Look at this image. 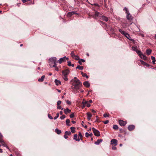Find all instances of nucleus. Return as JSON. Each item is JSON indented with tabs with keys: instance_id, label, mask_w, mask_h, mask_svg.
<instances>
[{
	"instance_id": "f257e3e1",
	"label": "nucleus",
	"mask_w": 156,
	"mask_h": 156,
	"mask_svg": "<svg viewBox=\"0 0 156 156\" xmlns=\"http://www.w3.org/2000/svg\"><path fill=\"white\" fill-rule=\"evenodd\" d=\"M71 82L72 84L71 88L74 93L78 92V90L82 86L81 82L76 77L72 80Z\"/></svg>"
},
{
	"instance_id": "f03ea898",
	"label": "nucleus",
	"mask_w": 156,
	"mask_h": 156,
	"mask_svg": "<svg viewBox=\"0 0 156 156\" xmlns=\"http://www.w3.org/2000/svg\"><path fill=\"white\" fill-rule=\"evenodd\" d=\"M49 65L51 67H55L56 66V62H57L56 58L55 57H52L50 58L49 60Z\"/></svg>"
},
{
	"instance_id": "7ed1b4c3",
	"label": "nucleus",
	"mask_w": 156,
	"mask_h": 156,
	"mask_svg": "<svg viewBox=\"0 0 156 156\" xmlns=\"http://www.w3.org/2000/svg\"><path fill=\"white\" fill-rule=\"evenodd\" d=\"M126 18L128 20V22L130 23V24L129 25V26L132 25L133 23L132 22L133 18L132 16L129 13L127 14Z\"/></svg>"
},
{
	"instance_id": "20e7f679",
	"label": "nucleus",
	"mask_w": 156,
	"mask_h": 156,
	"mask_svg": "<svg viewBox=\"0 0 156 156\" xmlns=\"http://www.w3.org/2000/svg\"><path fill=\"white\" fill-rule=\"evenodd\" d=\"M119 30L122 34L124 35L127 39H129L130 38V36L127 33L120 29H119Z\"/></svg>"
},
{
	"instance_id": "39448f33",
	"label": "nucleus",
	"mask_w": 156,
	"mask_h": 156,
	"mask_svg": "<svg viewBox=\"0 0 156 156\" xmlns=\"http://www.w3.org/2000/svg\"><path fill=\"white\" fill-rule=\"evenodd\" d=\"M102 15L100 14V13L97 11H95V14L94 15H92L91 16H92L93 18L96 19L97 17H101Z\"/></svg>"
},
{
	"instance_id": "423d86ee",
	"label": "nucleus",
	"mask_w": 156,
	"mask_h": 156,
	"mask_svg": "<svg viewBox=\"0 0 156 156\" xmlns=\"http://www.w3.org/2000/svg\"><path fill=\"white\" fill-rule=\"evenodd\" d=\"M92 130L94 133V135L97 136H99L100 135V132L97 129L93 127L92 128Z\"/></svg>"
},
{
	"instance_id": "0eeeda50",
	"label": "nucleus",
	"mask_w": 156,
	"mask_h": 156,
	"mask_svg": "<svg viewBox=\"0 0 156 156\" xmlns=\"http://www.w3.org/2000/svg\"><path fill=\"white\" fill-rule=\"evenodd\" d=\"M66 60H68L69 58L66 57V56H64L63 58H60L58 60V62L60 64H61L63 62H66Z\"/></svg>"
},
{
	"instance_id": "6e6552de",
	"label": "nucleus",
	"mask_w": 156,
	"mask_h": 156,
	"mask_svg": "<svg viewBox=\"0 0 156 156\" xmlns=\"http://www.w3.org/2000/svg\"><path fill=\"white\" fill-rule=\"evenodd\" d=\"M0 143H1L2 144V145L4 147H6L8 150H9V148L5 144L4 141L2 139H0Z\"/></svg>"
},
{
	"instance_id": "1a4fd4ad",
	"label": "nucleus",
	"mask_w": 156,
	"mask_h": 156,
	"mask_svg": "<svg viewBox=\"0 0 156 156\" xmlns=\"http://www.w3.org/2000/svg\"><path fill=\"white\" fill-rule=\"evenodd\" d=\"M118 141L115 139H112L111 141V145H114L115 146L117 145Z\"/></svg>"
},
{
	"instance_id": "9d476101",
	"label": "nucleus",
	"mask_w": 156,
	"mask_h": 156,
	"mask_svg": "<svg viewBox=\"0 0 156 156\" xmlns=\"http://www.w3.org/2000/svg\"><path fill=\"white\" fill-rule=\"evenodd\" d=\"M119 125L121 126H124L126 124V122L124 121L121 120H119Z\"/></svg>"
},
{
	"instance_id": "9b49d317",
	"label": "nucleus",
	"mask_w": 156,
	"mask_h": 156,
	"mask_svg": "<svg viewBox=\"0 0 156 156\" xmlns=\"http://www.w3.org/2000/svg\"><path fill=\"white\" fill-rule=\"evenodd\" d=\"M69 73V71L68 69H66L64 70H63L62 72L63 75L67 76Z\"/></svg>"
},
{
	"instance_id": "f8f14e48",
	"label": "nucleus",
	"mask_w": 156,
	"mask_h": 156,
	"mask_svg": "<svg viewBox=\"0 0 156 156\" xmlns=\"http://www.w3.org/2000/svg\"><path fill=\"white\" fill-rule=\"evenodd\" d=\"M135 128V126L134 125H129L128 127V130L130 131H131L133 130Z\"/></svg>"
},
{
	"instance_id": "ddd939ff",
	"label": "nucleus",
	"mask_w": 156,
	"mask_h": 156,
	"mask_svg": "<svg viewBox=\"0 0 156 156\" xmlns=\"http://www.w3.org/2000/svg\"><path fill=\"white\" fill-rule=\"evenodd\" d=\"M132 49L133 50L135 51L138 54L141 52V51H140L137 50L136 46H133Z\"/></svg>"
},
{
	"instance_id": "4468645a",
	"label": "nucleus",
	"mask_w": 156,
	"mask_h": 156,
	"mask_svg": "<svg viewBox=\"0 0 156 156\" xmlns=\"http://www.w3.org/2000/svg\"><path fill=\"white\" fill-rule=\"evenodd\" d=\"M138 55L140 56V57L142 58V59H146L147 57L146 56L143 54L141 51V52L138 54Z\"/></svg>"
},
{
	"instance_id": "2eb2a0df",
	"label": "nucleus",
	"mask_w": 156,
	"mask_h": 156,
	"mask_svg": "<svg viewBox=\"0 0 156 156\" xmlns=\"http://www.w3.org/2000/svg\"><path fill=\"white\" fill-rule=\"evenodd\" d=\"M64 111L65 114H67L68 113H70L71 112V110H69L68 108H65Z\"/></svg>"
},
{
	"instance_id": "dca6fc26",
	"label": "nucleus",
	"mask_w": 156,
	"mask_h": 156,
	"mask_svg": "<svg viewBox=\"0 0 156 156\" xmlns=\"http://www.w3.org/2000/svg\"><path fill=\"white\" fill-rule=\"evenodd\" d=\"M83 85L87 87H88L90 86V84L87 81L84 82L83 83Z\"/></svg>"
},
{
	"instance_id": "f3484780",
	"label": "nucleus",
	"mask_w": 156,
	"mask_h": 156,
	"mask_svg": "<svg viewBox=\"0 0 156 156\" xmlns=\"http://www.w3.org/2000/svg\"><path fill=\"white\" fill-rule=\"evenodd\" d=\"M87 119L88 120H90L91 119V118L92 116V115L90 112H87Z\"/></svg>"
},
{
	"instance_id": "a211bd4d",
	"label": "nucleus",
	"mask_w": 156,
	"mask_h": 156,
	"mask_svg": "<svg viewBox=\"0 0 156 156\" xmlns=\"http://www.w3.org/2000/svg\"><path fill=\"white\" fill-rule=\"evenodd\" d=\"M101 18V20L106 22H107L108 20V18L102 15Z\"/></svg>"
},
{
	"instance_id": "6ab92c4d",
	"label": "nucleus",
	"mask_w": 156,
	"mask_h": 156,
	"mask_svg": "<svg viewBox=\"0 0 156 156\" xmlns=\"http://www.w3.org/2000/svg\"><path fill=\"white\" fill-rule=\"evenodd\" d=\"M87 103V101H85L84 99H83V101L82 102V104L83 105L81 107L82 108H83L85 106H86V104Z\"/></svg>"
},
{
	"instance_id": "aec40b11",
	"label": "nucleus",
	"mask_w": 156,
	"mask_h": 156,
	"mask_svg": "<svg viewBox=\"0 0 156 156\" xmlns=\"http://www.w3.org/2000/svg\"><path fill=\"white\" fill-rule=\"evenodd\" d=\"M77 136L78 135L77 134H75L74 135L73 139L75 140L76 141H79L80 139L79 137L77 138Z\"/></svg>"
},
{
	"instance_id": "412c9836",
	"label": "nucleus",
	"mask_w": 156,
	"mask_h": 156,
	"mask_svg": "<svg viewBox=\"0 0 156 156\" xmlns=\"http://www.w3.org/2000/svg\"><path fill=\"white\" fill-rule=\"evenodd\" d=\"M45 76L44 75L42 76L41 78H39L38 79V81L39 82H42L44 81Z\"/></svg>"
},
{
	"instance_id": "4be33fe9",
	"label": "nucleus",
	"mask_w": 156,
	"mask_h": 156,
	"mask_svg": "<svg viewBox=\"0 0 156 156\" xmlns=\"http://www.w3.org/2000/svg\"><path fill=\"white\" fill-rule=\"evenodd\" d=\"M55 82L56 85H58L59 84H61V82L60 80L57 79H55Z\"/></svg>"
},
{
	"instance_id": "5701e85b",
	"label": "nucleus",
	"mask_w": 156,
	"mask_h": 156,
	"mask_svg": "<svg viewBox=\"0 0 156 156\" xmlns=\"http://www.w3.org/2000/svg\"><path fill=\"white\" fill-rule=\"evenodd\" d=\"M102 141V139H98L95 142V144L96 145H98Z\"/></svg>"
},
{
	"instance_id": "b1692460",
	"label": "nucleus",
	"mask_w": 156,
	"mask_h": 156,
	"mask_svg": "<svg viewBox=\"0 0 156 156\" xmlns=\"http://www.w3.org/2000/svg\"><path fill=\"white\" fill-rule=\"evenodd\" d=\"M55 132L58 134H60L61 133V130L58 129L57 128L55 129Z\"/></svg>"
},
{
	"instance_id": "393cba45",
	"label": "nucleus",
	"mask_w": 156,
	"mask_h": 156,
	"mask_svg": "<svg viewBox=\"0 0 156 156\" xmlns=\"http://www.w3.org/2000/svg\"><path fill=\"white\" fill-rule=\"evenodd\" d=\"M151 50L150 49H147L146 50V53L147 55H150L151 52Z\"/></svg>"
},
{
	"instance_id": "a878e982",
	"label": "nucleus",
	"mask_w": 156,
	"mask_h": 156,
	"mask_svg": "<svg viewBox=\"0 0 156 156\" xmlns=\"http://www.w3.org/2000/svg\"><path fill=\"white\" fill-rule=\"evenodd\" d=\"M70 129H71V132L72 133H74L75 132V127H71L70 128Z\"/></svg>"
},
{
	"instance_id": "bb28decb",
	"label": "nucleus",
	"mask_w": 156,
	"mask_h": 156,
	"mask_svg": "<svg viewBox=\"0 0 156 156\" xmlns=\"http://www.w3.org/2000/svg\"><path fill=\"white\" fill-rule=\"evenodd\" d=\"M85 60L83 59H79L78 61V63L80 65H82V62H85Z\"/></svg>"
},
{
	"instance_id": "cd10ccee",
	"label": "nucleus",
	"mask_w": 156,
	"mask_h": 156,
	"mask_svg": "<svg viewBox=\"0 0 156 156\" xmlns=\"http://www.w3.org/2000/svg\"><path fill=\"white\" fill-rule=\"evenodd\" d=\"M81 74L82 76L83 77H85L87 78H89V76L87 75L86 73H84L83 72H81Z\"/></svg>"
},
{
	"instance_id": "c85d7f7f",
	"label": "nucleus",
	"mask_w": 156,
	"mask_h": 156,
	"mask_svg": "<svg viewBox=\"0 0 156 156\" xmlns=\"http://www.w3.org/2000/svg\"><path fill=\"white\" fill-rule=\"evenodd\" d=\"M83 66H80L79 65H78L76 67V69H79L80 70H82L83 69Z\"/></svg>"
},
{
	"instance_id": "c756f323",
	"label": "nucleus",
	"mask_w": 156,
	"mask_h": 156,
	"mask_svg": "<svg viewBox=\"0 0 156 156\" xmlns=\"http://www.w3.org/2000/svg\"><path fill=\"white\" fill-rule=\"evenodd\" d=\"M151 59L153 60L152 63L154 64H155V63L156 61L155 58L153 56H151Z\"/></svg>"
},
{
	"instance_id": "7c9ffc66",
	"label": "nucleus",
	"mask_w": 156,
	"mask_h": 156,
	"mask_svg": "<svg viewBox=\"0 0 156 156\" xmlns=\"http://www.w3.org/2000/svg\"><path fill=\"white\" fill-rule=\"evenodd\" d=\"M70 122V120L69 119H67L66 120V125L68 126H70V125L69 124Z\"/></svg>"
},
{
	"instance_id": "2f4dec72",
	"label": "nucleus",
	"mask_w": 156,
	"mask_h": 156,
	"mask_svg": "<svg viewBox=\"0 0 156 156\" xmlns=\"http://www.w3.org/2000/svg\"><path fill=\"white\" fill-rule=\"evenodd\" d=\"M65 133L66 134V135L67 136H69L71 134V132L70 131H66Z\"/></svg>"
},
{
	"instance_id": "473e14b6",
	"label": "nucleus",
	"mask_w": 156,
	"mask_h": 156,
	"mask_svg": "<svg viewBox=\"0 0 156 156\" xmlns=\"http://www.w3.org/2000/svg\"><path fill=\"white\" fill-rule=\"evenodd\" d=\"M118 126L116 125H114L113 126V128L115 129H118Z\"/></svg>"
},
{
	"instance_id": "72a5a7b5",
	"label": "nucleus",
	"mask_w": 156,
	"mask_h": 156,
	"mask_svg": "<svg viewBox=\"0 0 156 156\" xmlns=\"http://www.w3.org/2000/svg\"><path fill=\"white\" fill-rule=\"evenodd\" d=\"M76 60H78L80 59V58L78 55H75L74 57L73 58Z\"/></svg>"
},
{
	"instance_id": "f704fd0d",
	"label": "nucleus",
	"mask_w": 156,
	"mask_h": 156,
	"mask_svg": "<svg viewBox=\"0 0 156 156\" xmlns=\"http://www.w3.org/2000/svg\"><path fill=\"white\" fill-rule=\"evenodd\" d=\"M70 55H71V56H72V57L73 58L74 57L75 55L74 51H71V54H70Z\"/></svg>"
},
{
	"instance_id": "c9c22d12",
	"label": "nucleus",
	"mask_w": 156,
	"mask_h": 156,
	"mask_svg": "<svg viewBox=\"0 0 156 156\" xmlns=\"http://www.w3.org/2000/svg\"><path fill=\"white\" fill-rule=\"evenodd\" d=\"M123 10H124V11H126V14H128V13H129V11L128 10V9H127V8H126V7H125L123 9Z\"/></svg>"
},
{
	"instance_id": "e433bc0d",
	"label": "nucleus",
	"mask_w": 156,
	"mask_h": 156,
	"mask_svg": "<svg viewBox=\"0 0 156 156\" xmlns=\"http://www.w3.org/2000/svg\"><path fill=\"white\" fill-rule=\"evenodd\" d=\"M63 78L65 81H67L68 80L67 76L63 75Z\"/></svg>"
},
{
	"instance_id": "4c0bfd02",
	"label": "nucleus",
	"mask_w": 156,
	"mask_h": 156,
	"mask_svg": "<svg viewBox=\"0 0 156 156\" xmlns=\"http://www.w3.org/2000/svg\"><path fill=\"white\" fill-rule=\"evenodd\" d=\"M78 135H79V136L80 137V140H82V137H83V136L81 134V133L80 132H79V134H78Z\"/></svg>"
},
{
	"instance_id": "58836bf2",
	"label": "nucleus",
	"mask_w": 156,
	"mask_h": 156,
	"mask_svg": "<svg viewBox=\"0 0 156 156\" xmlns=\"http://www.w3.org/2000/svg\"><path fill=\"white\" fill-rule=\"evenodd\" d=\"M59 113H57L56 114V116L54 117V119L55 120L56 119L59 117Z\"/></svg>"
},
{
	"instance_id": "ea45409f",
	"label": "nucleus",
	"mask_w": 156,
	"mask_h": 156,
	"mask_svg": "<svg viewBox=\"0 0 156 156\" xmlns=\"http://www.w3.org/2000/svg\"><path fill=\"white\" fill-rule=\"evenodd\" d=\"M72 13L71 12H68L67 14V16H71L72 15Z\"/></svg>"
},
{
	"instance_id": "a19ab883",
	"label": "nucleus",
	"mask_w": 156,
	"mask_h": 156,
	"mask_svg": "<svg viewBox=\"0 0 156 156\" xmlns=\"http://www.w3.org/2000/svg\"><path fill=\"white\" fill-rule=\"evenodd\" d=\"M66 117V116L64 115H62V116H61L60 117V118L61 119H64Z\"/></svg>"
},
{
	"instance_id": "79ce46f5",
	"label": "nucleus",
	"mask_w": 156,
	"mask_h": 156,
	"mask_svg": "<svg viewBox=\"0 0 156 156\" xmlns=\"http://www.w3.org/2000/svg\"><path fill=\"white\" fill-rule=\"evenodd\" d=\"M109 122L108 120H106L105 121H103V122L105 124H107Z\"/></svg>"
},
{
	"instance_id": "37998d69",
	"label": "nucleus",
	"mask_w": 156,
	"mask_h": 156,
	"mask_svg": "<svg viewBox=\"0 0 156 156\" xmlns=\"http://www.w3.org/2000/svg\"><path fill=\"white\" fill-rule=\"evenodd\" d=\"M48 117L51 119H53V117L51 116L49 114H48Z\"/></svg>"
},
{
	"instance_id": "c03bdc74",
	"label": "nucleus",
	"mask_w": 156,
	"mask_h": 156,
	"mask_svg": "<svg viewBox=\"0 0 156 156\" xmlns=\"http://www.w3.org/2000/svg\"><path fill=\"white\" fill-rule=\"evenodd\" d=\"M109 114H104L103 115V116L104 117L106 118L107 117H108L109 116Z\"/></svg>"
},
{
	"instance_id": "a18cd8bd",
	"label": "nucleus",
	"mask_w": 156,
	"mask_h": 156,
	"mask_svg": "<svg viewBox=\"0 0 156 156\" xmlns=\"http://www.w3.org/2000/svg\"><path fill=\"white\" fill-rule=\"evenodd\" d=\"M61 101H58L57 103V105L58 106L61 103Z\"/></svg>"
},
{
	"instance_id": "49530a36",
	"label": "nucleus",
	"mask_w": 156,
	"mask_h": 156,
	"mask_svg": "<svg viewBox=\"0 0 156 156\" xmlns=\"http://www.w3.org/2000/svg\"><path fill=\"white\" fill-rule=\"evenodd\" d=\"M74 117V113H72L70 115V117L71 118H73Z\"/></svg>"
},
{
	"instance_id": "de8ad7c7",
	"label": "nucleus",
	"mask_w": 156,
	"mask_h": 156,
	"mask_svg": "<svg viewBox=\"0 0 156 156\" xmlns=\"http://www.w3.org/2000/svg\"><path fill=\"white\" fill-rule=\"evenodd\" d=\"M68 63V65L69 66H71V62L70 61H68L67 62Z\"/></svg>"
},
{
	"instance_id": "09e8293b",
	"label": "nucleus",
	"mask_w": 156,
	"mask_h": 156,
	"mask_svg": "<svg viewBox=\"0 0 156 156\" xmlns=\"http://www.w3.org/2000/svg\"><path fill=\"white\" fill-rule=\"evenodd\" d=\"M57 108L58 109H61L62 110H63V109H64L63 108H61V106H59V105L57 107Z\"/></svg>"
},
{
	"instance_id": "8fccbe9b",
	"label": "nucleus",
	"mask_w": 156,
	"mask_h": 156,
	"mask_svg": "<svg viewBox=\"0 0 156 156\" xmlns=\"http://www.w3.org/2000/svg\"><path fill=\"white\" fill-rule=\"evenodd\" d=\"M86 105L87 107H89L90 106V104L88 103V101H87V103L86 104Z\"/></svg>"
},
{
	"instance_id": "3c124183",
	"label": "nucleus",
	"mask_w": 156,
	"mask_h": 156,
	"mask_svg": "<svg viewBox=\"0 0 156 156\" xmlns=\"http://www.w3.org/2000/svg\"><path fill=\"white\" fill-rule=\"evenodd\" d=\"M90 135V134H89L88 133H85V136L87 137H88Z\"/></svg>"
},
{
	"instance_id": "603ef678",
	"label": "nucleus",
	"mask_w": 156,
	"mask_h": 156,
	"mask_svg": "<svg viewBox=\"0 0 156 156\" xmlns=\"http://www.w3.org/2000/svg\"><path fill=\"white\" fill-rule=\"evenodd\" d=\"M112 149L113 150H115L117 148L115 146L112 147Z\"/></svg>"
},
{
	"instance_id": "864d4df0",
	"label": "nucleus",
	"mask_w": 156,
	"mask_h": 156,
	"mask_svg": "<svg viewBox=\"0 0 156 156\" xmlns=\"http://www.w3.org/2000/svg\"><path fill=\"white\" fill-rule=\"evenodd\" d=\"M94 5L95 6L99 7V5L97 3H94L93 5Z\"/></svg>"
},
{
	"instance_id": "5fc2aeb1",
	"label": "nucleus",
	"mask_w": 156,
	"mask_h": 156,
	"mask_svg": "<svg viewBox=\"0 0 156 156\" xmlns=\"http://www.w3.org/2000/svg\"><path fill=\"white\" fill-rule=\"evenodd\" d=\"M68 136H67V135H66V134L65 133V134L64 136V137L66 139L67 138H68Z\"/></svg>"
},
{
	"instance_id": "6e6d98bb",
	"label": "nucleus",
	"mask_w": 156,
	"mask_h": 156,
	"mask_svg": "<svg viewBox=\"0 0 156 156\" xmlns=\"http://www.w3.org/2000/svg\"><path fill=\"white\" fill-rule=\"evenodd\" d=\"M66 103L68 105H70L71 104V102L69 100H67L66 101Z\"/></svg>"
},
{
	"instance_id": "4d7b16f0",
	"label": "nucleus",
	"mask_w": 156,
	"mask_h": 156,
	"mask_svg": "<svg viewBox=\"0 0 156 156\" xmlns=\"http://www.w3.org/2000/svg\"><path fill=\"white\" fill-rule=\"evenodd\" d=\"M133 26H134V28H132V29L134 30H135V29H134V28H136V25L134 23L133 24Z\"/></svg>"
},
{
	"instance_id": "13d9d810",
	"label": "nucleus",
	"mask_w": 156,
	"mask_h": 156,
	"mask_svg": "<svg viewBox=\"0 0 156 156\" xmlns=\"http://www.w3.org/2000/svg\"><path fill=\"white\" fill-rule=\"evenodd\" d=\"M54 67L55 68V70L57 71H58V68L57 66H55Z\"/></svg>"
},
{
	"instance_id": "bf43d9fd",
	"label": "nucleus",
	"mask_w": 156,
	"mask_h": 156,
	"mask_svg": "<svg viewBox=\"0 0 156 156\" xmlns=\"http://www.w3.org/2000/svg\"><path fill=\"white\" fill-rule=\"evenodd\" d=\"M141 63L143 64H144V65H145V63H146L142 61V60H141L140 61Z\"/></svg>"
},
{
	"instance_id": "052dcab7",
	"label": "nucleus",
	"mask_w": 156,
	"mask_h": 156,
	"mask_svg": "<svg viewBox=\"0 0 156 156\" xmlns=\"http://www.w3.org/2000/svg\"><path fill=\"white\" fill-rule=\"evenodd\" d=\"M3 136L2 135V134H1V133H0V139H2Z\"/></svg>"
},
{
	"instance_id": "680f3d73",
	"label": "nucleus",
	"mask_w": 156,
	"mask_h": 156,
	"mask_svg": "<svg viewBox=\"0 0 156 156\" xmlns=\"http://www.w3.org/2000/svg\"><path fill=\"white\" fill-rule=\"evenodd\" d=\"M92 112L94 113H95L96 111H94V109H92L91 110Z\"/></svg>"
},
{
	"instance_id": "e2e57ef3",
	"label": "nucleus",
	"mask_w": 156,
	"mask_h": 156,
	"mask_svg": "<svg viewBox=\"0 0 156 156\" xmlns=\"http://www.w3.org/2000/svg\"><path fill=\"white\" fill-rule=\"evenodd\" d=\"M119 131L121 132L122 133L123 131V130L122 129H119Z\"/></svg>"
},
{
	"instance_id": "0e129e2a",
	"label": "nucleus",
	"mask_w": 156,
	"mask_h": 156,
	"mask_svg": "<svg viewBox=\"0 0 156 156\" xmlns=\"http://www.w3.org/2000/svg\"><path fill=\"white\" fill-rule=\"evenodd\" d=\"M22 1L23 2L25 3L27 2V0H22Z\"/></svg>"
},
{
	"instance_id": "69168bd1",
	"label": "nucleus",
	"mask_w": 156,
	"mask_h": 156,
	"mask_svg": "<svg viewBox=\"0 0 156 156\" xmlns=\"http://www.w3.org/2000/svg\"><path fill=\"white\" fill-rule=\"evenodd\" d=\"M72 12V13L73 15L76 14V12H75L73 11V12Z\"/></svg>"
},
{
	"instance_id": "338daca9",
	"label": "nucleus",
	"mask_w": 156,
	"mask_h": 156,
	"mask_svg": "<svg viewBox=\"0 0 156 156\" xmlns=\"http://www.w3.org/2000/svg\"><path fill=\"white\" fill-rule=\"evenodd\" d=\"M145 65L147 67H148L149 66V64H147V63H145Z\"/></svg>"
},
{
	"instance_id": "774afa93",
	"label": "nucleus",
	"mask_w": 156,
	"mask_h": 156,
	"mask_svg": "<svg viewBox=\"0 0 156 156\" xmlns=\"http://www.w3.org/2000/svg\"><path fill=\"white\" fill-rule=\"evenodd\" d=\"M72 122L73 123V124H74L75 123H76V122L74 121H72Z\"/></svg>"
}]
</instances>
